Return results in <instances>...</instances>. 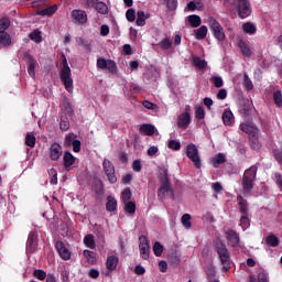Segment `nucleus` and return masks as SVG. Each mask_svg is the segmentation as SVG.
I'll return each instance as SVG.
<instances>
[{
	"instance_id": "nucleus-1",
	"label": "nucleus",
	"mask_w": 282,
	"mask_h": 282,
	"mask_svg": "<svg viewBox=\"0 0 282 282\" xmlns=\"http://www.w3.org/2000/svg\"><path fill=\"white\" fill-rule=\"evenodd\" d=\"M257 165H252L243 173L241 186L243 195H250L252 188H254V181L257 180Z\"/></svg>"
},
{
	"instance_id": "nucleus-2",
	"label": "nucleus",
	"mask_w": 282,
	"mask_h": 282,
	"mask_svg": "<svg viewBox=\"0 0 282 282\" xmlns=\"http://www.w3.org/2000/svg\"><path fill=\"white\" fill-rule=\"evenodd\" d=\"M62 68L59 70L61 80L66 89V91H73L74 89V79H72V68L67 64V57L65 54L62 55Z\"/></svg>"
},
{
	"instance_id": "nucleus-3",
	"label": "nucleus",
	"mask_w": 282,
	"mask_h": 282,
	"mask_svg": "<svg viewBox=\"0 0 282 282\" xmlns=\"http://www.w3.org/2000/svg\"><path fill=\"white\" fill-rule=\"evenodd\" d=\"M216 252L220 259L224 272L230 270V251L221 240L216 242Z\"/></svg>"
},
{
	"instance_id": "nucleus-4",
	"label": "nucleus",
	"mask_w": 282,
	"mask_h": 282,
	"mask_svg": "<svg viewBox=\"0 0 282 282\" xmlns=\"http://www.w3.org/2000/svg\"><path fill=\"white\" fill-rule=\"evenodd\" d=\"M185 155L191 160V162H193L195 169H202V156H199V150L195 143L186 145Z\"/></svg>"
},
{
	"instance_id": "nucleus-5",
	"label": "nucleus",
	"mask_w": 282,
	"mask_h": 282,
	"mask_svg": "<svg viewBox=\"0 0 282 282\" xmlns=\"http://www.w3.org/2000/svg\"><path fill=\"white\" fill-rule=\"evenodd\" d=\"M238 17L240 19H248L252 14V4L250 0H237Z\"/></svg>"
},
{
	"instance_id": "nucleus-6",
	"label": "nucleus",
	"mask_w": 282,
	"mask_h": 282,
	"mask_svg": "<svg viewBox=\"0 0 282 282\" xmlns=\"http://www.w3.org/2000/svg\"><path fill=\"white\" fill-rule=\"evenodd\" d=\"M97 69H107L112 76L118 74V65L112 59H106L104 57L97 59Z\"/></svg>"
},
{
	"instance_id": "nucleus-7",
	"label": "nucleus",
	"mask_w": 282,
	"mask_h": 282,
	"mask_svg": "<svg viewBox=\"0 0 282 282\" xmlns=\"http://www.w3.org/2000/svg\"><path fill=\"white\" fill-rule=\"evenodd\" d=\"M210 29L213 30L214 37L217 41H226V33L224 32V26L215 19L209 18Z\"/></svg>"
},
{
	"instance_id": "nucleus-8",
	"label": "nucleus",
	"mask_w": 282,
	"mask_h": 282,
	"mask_svg": "<svg viewBox=\"0 0 282 282\" xmlns=\"http://www.w3.org/2000/svg\"><path fill=\"white\" fill-rule=\"evenodd\" d=\"M161 186L158 189V197L159 199H166V196L170 195L172 199H175V192L173 191V187L171 186V182L166 183H160Z\"/></svg>"
},
{
	"instance_id": "nucleus-9",
	"label": "nucleus",
	"mask_w": 282,
	"mask_h": 282,
	"mask_svg": "<svg viewBox=\"0 0 282 282\" xmlns=\"http://www.w3.org/2000/svg\"><path fill=\"white\" fill-rule=\"evenodd\" d=\"M102 166L108 177V182H110V184H116V182H118V177H116V167L109 160L105 159Z\"/></svg>"
},
{
	"instance_id": "nucleus-10",
	"label": "nucleus",
	"mask_w": 282,
	"mask_h": 282,
	"mask_svg": "<svg viewBox=\"0 0 282 282\" xmlns=\"http://www.w3.org/2000/svg\"><path fill=\"white\" fill-rule=\"evenodd\" d=\"M23 61H25V63H28V74L29 76H31V78H36V59L34 58V56H32L30 53L24 52L23 53Z\"/></svg>"
},
{
	"instance_id": "nucleus-11",
	"label": "nucleus",
	"mask_w": 282,
	"mask_h": 282,
	"mask_svg": "<svg viewBox=\"0 0 282 282\" xmlns=\"http://www.w3.org/2000/svg\"><path fill=\"white\" fill-rule=\"evenodd\" d=\"M37 249H39V234H36V231H31L26 240V251L30 252V254H32L36 252Z\"/></svg>"
},
{
	"instance_id": "nucleus-12",
	"label": "nucleus",
	"mask_w": 282,
	"mask_h": 282,
	"mask_svg": "<svg viewBox=\"0 0 282 282\" xmlns=\"http://www.w3.org/2000/svg\"><path fill=\"white\" fill-rule=\"evenodd\" d=\"M55 248L61 259H63L64 261H69L72 259V251L67 249V247L65 246V242H63L62 240L56 241Z\"/></svg>"
},
{
	"instance_id": "nucleus-13",
	"label": "nucleus",
	"mask_w": 282,
	"mask_h": 282,
	"mask_svg": "<svg viewBox=\"0 0 282 282\" xmlns=\"http://www.w3.org/2000/svg\"><path fill=\"white\" fill-rule=\"evenodd\" d=\"M139 250L142 259L144 261L149 260V252L151 250V247H149V239L144 236L139 237Z\"/></svg>"
},
{
	"instance_id": "nucleus-14",
	"label": "nucleus",
	"mask_w": 282,
	"mask_h": 282,
	"mask_svg": "<svg viewBox=\"0 0 282 282\" xmlns=\"http://www.w3.org/2000/svg\"><path fill=\"white\" fill-rule=\"evenodd\" d=\"M61 155H63V147L58 143L51 144L50 148V158L53 162H58L61 160Z\"/></svg>"
},
{
	"instance_id": "nucleus-15",
	"label": "nucleus",
	"mask_w": 282,
	"mask_h": 282,
	"mask_svg": "<svg viewBox=\"0 0 282 282\" xmlns=\"http://www.w3.org/2000/svg\"><path fill=\"white\" fill-rule=\"evenodd\" d=\"M72 18L74 21H76V23H79V25H85V23H87V12L84 10H73Z\"/></svg>"
},
{
	"instance_id": "nucleus-16",
	"label": "nucleus",
	"mask_w": 282,
	"mask_h": 282,
	"mask_svg": "<svg viewBox=\"0 0 282 282\" xmlns=\"http://www.w3.org/2000/svg\"><path fill=\"white\" fill-rule=\"evenodd\" d=\"M191 124V112L181 113L177 118L178 129H188Z\"/></svg>"
},
{
	"instance_id": "nucleus-17",
	"label": "nucleus",
	"mask_w": 282,
	"mask_h": 282,
	"mask_svg": "<svg viewBox=\"0 0 282 282\" xmlns=\"http://www.w3.org/2000/svg\"><path fill=\"white\" fill-rule=\"evenodd\" d=\"M226 237L231 248H237V246H239V234H237V231L229 229L226 231Z\"/></svg>"
},
{
	"instance_id": "nucleus-18",
	"label": "nucleus",
	"mask_w": 282,
	"mask_h": 282,
	"mask_svg": "<svg viewBox=\"0 0 282 282\" xmlns=\"http://www.w3.org/2000/svg\"><path fill=\"white\" fill-rule=\"evenodd\" d=\"M240 130L243 133H248V135H252L253 138H258V135H259V129H257V127L251 126L249 123H241Z\"/></svg>"
},
{
	"instance_id": "nucleus-19",
	"label": "nucleus",
	"mask_w": 282,
	"mask_h": 282,
	"mask_svg": "<svg viewBox=\"0 0 282 282\" xmlns=\"http://www.w3.org/2000/svg\"><path fill=\"white\" fill-rule=\"evenodd\" d=\"M237 202H238V210H239L240 215L241 216L250 215L248 213V200L246 198H243V196L238 195Z\"/></svg>"
},
{
	"instance_id": "nucleus-20",
	"label": "nucleus",
	"mask_w": 282,
	"mask_h": 282,
	"mask_svg": "<svg viewBox=\"0 0 282 282\" xmlns=\"http://www.w3.org/2000/svg\"><path fill=\"white\" fill-rule=\"evenodd\" d=\"M221 118L225 127H232L235 124V115L230 109H225Z\"/></svg>"
},
{
	"instance_id": "nucleus-21",
	"label": "nucleus",
	"mask_w": 282,
	"mask_h": 282,
	"mask_svg": "<svg viewBox=\"0 0 282 282\" xmlns=\"http://www.w3.org/2000/svg\"><path fill=\"white\" fill-rule=\"evenodd\" d=\"M56 10H58V7L56 4H53L45 9L35 11V14L37 17H53L54 14H56Z\"/></svg>"
},
{
	"instance_id": "nucleus-22",
	"label": "nucleus",
	"mask_w": 282,
	"mask_h": 282,
	"mask_svg": "<svg viewBox=\"0 0 282 282\" xmlns=\"http://www.w3.org/2000/svg\"><path fill=\"white\" fill-rule=\"evenodd\" d=\"M238 47L240 48V52L245 58H250L252 56V51L250 50V45L246 43L243 40L238 41Z\"/></svg>"
},
{
	"instance_id": "nucleus-23",
	"label": "nucleus",
	"mask_w": 282,
	"mask_h": 282,
	"mask_svg": "<svg viewBox=\"0 0 282 282\" xmlns=\"http://www.w3.org/2000/svg\"><path fill=\"white\" fill-rule=\"evenodd\" d=\"M106 210L108 213H116L118 210V200L116 197L111 195L107 196Z\"/></svg>"
},
{
	"instance_id": "nucleus-24",
	"label": "nucleus",
	"mask_w": 282,
	"mask_h": 282,
	"mask_svg": "<svg viewBox=\"0 0 282 282\" xmlns=\"http://www.w3.org/2000/svg\"><path fill=\"white\" fill-rule=\"evenodd\" d=\"M226 162H228V160L224 153H218L212 159L214 169H219V166H221V164H226Z\"/></svg>"
},
{
	"instance_id": "nucleus-25",
	"label": "nucleus",
	"mask_w": 282,
	"mask_h": 282,
	"mask_svg": "<svg viewBox=\"0 0 282 282\" xmlns=\"http://www.w3.org/2000/svg\"><path fill=\"white\" fill-rule=\"evenodd\" d=\"M140 133L143 135H154L155 134V127L151 123H143L139 128Z\"/></svg>"
},
{
	"instance_id": "nucleus-26",
	"label": "nucleus",
	"mask_w": 282,
	"mask_h": 282,
	"mask_svg": "<svg viewBox=\"0 0 282 282\" xmlns=\"http://www.w3.org/2000/svg\"><path fill=\"white\" fill-rule=\"evenodd\" d=\"M64 169H72V166H74V164L76 163V159L72 155V152L66 151L64 153Z\"/></svg>"
},
{
	"instance_id": "nucleus-27",
	"label": "nucleus",
	"mask_w": 282,
	"mask_h": 282,
	"mask_svg": "<svg viewBox=\"0 0 282 282\" xmlns=\"http://www.w3.org/2000/svg\"><path fill=\"white\" fill-rule=\"evenodd\" d=\"M12 45V37L8 32H0V47H10Z\"/></svg>"
},
{
	"instance_id": "nucleus-28",
	"label": "nucleus",
	"mask_w": 282,
	"mask_h": 282,
	"mask_svg": "<svg viewBox=\"0 0 282 282\" xmlns=\"http://www.w3.org/2000/svg\"><path fill=\"white\" fill-rule=\"evenodd\" d=\"M106 267L110 272L116 270L118 268V257L109 256L106 261Z\"/></svg>"
},
{
	"instance_id": "nucleus-29",
	"label": "nucleus",
	"mask_w": 282,
	"mask_h": 282,
	"mask_svg": "<svg viewBox=\"0 0 282 282\" xmlns=\"http://www.w3.org/2000/svg\"><path fill=\"white\" fill-rule=\"evenodd\" d=\"M194 33H195V39L197 41H203V39H206L208 34V28L206 25H202L200 28L195 30Z\"/></svg>"
},
{
	"instance_id": "nucleus-30",
	"label": "nucleus",
	"mask_w": 282,
	"mask_h": 282,
	"mask_svg": "<svg viewBox=\"0 0 282 282\" xmlns=\"http://www.w3.org/2000/svg\"><path fill=\"white\" fill-rule=\"evenodd\" d=\"M99 14H109V7H107V3L102 1H98L93 7Z\"/></svg>"
},
{
	"instance_id": "nucleus-31",
	"label": "nucleus",
	"mask_w": 282,
	"mask_h": 282,
	"mask_svg": "<svg viewBox=\"0 0 282 282\" xmlns=\"http://www.w3.org/2000/svg\"><path fill=\"white\" fill-rule=\"evenodd\" d=\"M147 19H149V15L144 14V11L137 12L135 23L139 28H144V25H147Z\"/></svg>"
},
{
	"instance_id": "nucleus-32",
	"label": "nucleus",
	"mask_w": 282,
	"mask_h": 282,
	"mask_svg": "<svg viewBox=\"0 0 282 282\" xmlns=\"http://www.w3.org/2000/svg\"><path fill=\"white\" fill-rule=\"evenodd\" d=\"M187 21L191 28H199L202 25V18L197 14L188 15Z\"/></svg>"
},
{
	"instance_id": "nucleus-33",
	"label": "nucleus",
	"mask_w": 282,
	"mask_h": 282,
	"mask_svg": "<svg viewBox=\"0 0 282 282\" xmlns=\"http://www.w3.org/2000/svg\"><path fill=\"white\" fill-rule=\"evenodd\" d=\"M87 263H90L91 265H94V263H96V261H98V259L96 258V252L90 251V250H84L83 252Z\"/></svg>"
},
{
	"instance_id": "nucleus-34",
	"label": "nucleus",
	"mask_w": 282,
	"mask_h": 282,
	"mask_svg": "<svg viewBox=\"0 0 282 282\" xmlns=\"http://www.w3.org/2000/svg\"><path fill=\"white\" fill-rule=\"evenodd\" d=\"M159 181L160 184L171 182L169 180V170L165 166L159 169Z\"/></svg>"
},
{
	"instance_id": "nucleus-35",
	"label": "nucleus",
	"mask_w": 282,
	"mask_h": 282,
	"mask_svg": "<svg viewBox=\"0 0 282 282\" xmlns=\"http://www.w3.org/2000/svg\"><path fill=\"white\" fill-rule=\"evenodd\" d=\"M84 243L86 248H90V250H96V240L94 239V235H86L84 238Z\"/></svg>"
},
{
	"instance_id": "nucleus-36",
	"label": "nucleus",
	"mask_w": 282,
	"mask_h": 282,
	"mask_svg": "<svg viewBox=\"0 0 282 282\" xmlns=\"http://www.w3.org/2000/svg\"><path fill=\"white\" fill-rule=\"evenodd\" d=\"M193 65L194 67H197V69H206L208 63L205 62V59H202V57L195 56L193 58Z\"/></svg>"
},
{
	"instance_id": "nucleus-37",
	"label": "nucleus",
	"mask_w": 282,
	"mask_h": 282,
	"mask_svg": "<svg viewBox=\"0 0 282 282\" xmlns=\"http://www.w3.org/2000/svg\"><path fill=\"white\" fill-rule=\"evenodd\" d=\"M242 30L246 34H257V26L252 22H246Z\"/></svg>"
},
{
	"instance_id": "nucleus-38",
	"label": "nucleus",
	"mask_w": 282,
	"mask_h": 282,
	"mask_svg": "<svg viewBox=\"0 0 282 282\" xmlns=\"http://www.w3.org/2000/svg\"><path fill=\"white\" fill-rule=\"evenodd\" d=\"M76 43L87 52H91V43L83 37H76Z\"/></svg>"
},
{
	"instance_id": "nucleus-39",
	"label": "nucleus",
	"mask_w": 282,
	"mask_h": 282,
	"mask_svg": "<svg viewBox=\"0 0 282 282\" xmlns=\"http://www.w3.org/2000/svg\"><path fill=\"white\" fill-rule=\"evenodd\" d=\"M29 39L35 43H41L43 41V36L41 35V31H39V29H35L32 33H30Z\"/></svg>"
},
{
	"instance_id": "nucleus-40",
	"label": "nucleus",
	"mask_w": 282,
	"mask_h": 282,
	"mask_svg": "<svg viewBox=\"0 0 282 282\" xmlns=\"http://www.w3.org/2000/svg\"><path fill=\"white\" fill-rule=\"evenodd\" d=\"M239 226L242 230H248V228H250V215L241 216Z\"/></svg>"
},
{
	"instance_id": "nucleus-41",
	"label": "nucleus",
	"mask_w": 282,
	"mask_h": 282,
	"mask_svg": "<svg viewBox=\"0 0 282 282\" xmlns=\"http://www.w3.org/2000/svg\"><path fill=\"white\" fill-rule=\"evenodd\" d=\"M25 144L30 147V149H34L36 147V137L34 134L28 133L25 137Z\"/></svg>"
},
{
	"instance_id": "nucleus-42",
	"label": "nucleus",
	"mask_w": 282,
	"mask_h": 282,
	"mask_svg": "<svg viewBox=\"0 0 282 282\" xmlns=\"http://www.w3.org/2000/svg\"><path fill=\"white\" fill-rule=\"evenodd\" d=\"M267 246H271V248H276L279 246V238L274 235H270L265 239Z\"/></svg>"
},
{
	"instance_id": "nucleus-43",
	"label": "nucleus",
	"mask_w": 282,
	"mask_h": 282,
	"mask_svg": "<svg viewBox=\"0 0 282 282\" xmlns=\"http://www.w3.org/2000/svg\"><path fill=\"white\" fill-rule=\"evenodd\" d=\"M123 204H124V207H123L124 213H128L129 215H133L135 213V203L128 200Z\"/></svg>"
},
{
	"instance_id": "nucleus-44",
	"label": "nucleus",
	"mask_w": 282,
	"mask_h": 282,
	"mask_svg": "<svg viewBox=\"0 0 282 282\" xmlns=\"http://www.w3.org/2000/svg\"><path fill=\"white\" fill-rule=\"evenodd\" d=\"M33 276L39 281H45V279L47 278V273L44 270L35 269L33 271Z\"/></svg>"
},
{
	"instance_id": "nucleus-45",
	"label": "nucleus",
	"mask_w": 282,
	"mask_h": 282,
	"mask_svg": "<svg viewBox=\"0 0 282 282\" xmlns=\"http://www.w3.org/2000/svg\"><path fill=\"white\" fill-rule=\"evenodd\" d=\"M153 252L155 257H162V252H164V246H162L160 241H155L153 245Z\"/></svg>"
},
{
	"instance_id": "nucleus-46",
	"label": "nucleus",
	"mask_w": 282,
	"mask_h": 282,
	"mask_svg": "<svg viewBox=\"0 0 282 282\" xmlns=\"http://www.w3.org/2000/svg\"><path fill=\"white\" fill-rule=\"evenodd\" d=\"M10 28V18L4 17L0 19V32H6Z\"/></svg>"
},
{
	"instance_id": "nucleus-47",
	"label": "nucleus",
	"mask_w": 282,
	"mask_h": 282,
	"mask_svg": "<svg viewBox=\"0 0 282 282\" xmlns=\"http://www.w3.org/2000/svg\"><path fill=\"white\" fill-rule=\"evenodd\" d=\"M195 118L196 120H204V118H206V111L204 110V107L202 106L196 107Z\"/></svg>"
},
{
	"instance_id": "nucleus-48",
	"label": "nucleus",
	"mask_w": 282,
	"mask_h": 282,
	"mask_svg": "<svg viewBox=\"0 0 282 282\" xmlns=\"http://www.w3.org/2000/svg\"><path fill=\"white\" fill-rule=\"evenodd\" d=\"M159 46L161 50H171V47H173V42H171L169 37H165L159 43Z\"/></svg>"
},
{
	"instance_id": "nucleus-49",
	"label": "nucleus",
	"mask_w": 282,
	"mask_h": 282,
	"mask_svg": "<svg viewBox=\"0 0 282 282\" xmlns=\"http://www.w3.org/2000/svg\"><path fill=\"white\" fill-rule=\"evenodd\" d=\"M243 87L245 89H247V91H252V89H254V85H252V80L250 79L248 74H245Z\"/></svg>"
},
{
	"instance_id": "nucleus-50",
	"label": "nucleus",
	"mask_w": 282,
	"mask_h": 282,
	"mask_svg": "<svg viewBox=\"0 0 282 282\" xmlns=\"http://www.w3.org/2000/svg\"><path fill=\"white\" fill-rule=\"evenodd\" d=\"M210 83H213L214 87H216L217 89L224 87V79L220 76L212 77Z\"/></svg>"
},
{
	"instance_id": "nucleus-51",
	"label": "nucleus",
	"mask_w": 282,
	"mask_h": 282,
	"mask_svg": "<svg viewBox=\"0 0 282 282\" xmlns=\"http://www.w3.org/2000/svg\"><path fill=\"white\" fill-rule=\"evenodd\" d=\"M254 139L250 138V147L253 149V151H260L261 150V142H259V139L257 137H253Z\"/></svg>"
},
{
	"instance_id": "nucleus-52",
	"label": "nucleus",
	"mask_w": 282,
	"mask_h": 282,
	"mask_svg": "<svg viewBox=\"0 0 282 282\" xmlns=\"http://www.w3.org/2000/svg\"><path fill=\"white\" fill-rule=\"evenodd\" d=\"M132 197V193H131V188H124L123 192L121 193V199L124 203L129 202V199H131Z\"/></svg>"
},
{
	"instance_id": "nucleus-53",
	"label": "nucleus",
	"mask_w": 282,
	"mask_h": 282,
	"mask_svg": "<svg viewBox=\"0 0 282 282\" xmlns=\"http://www.w3.org/2000/svg\"><path fill=\"white\" fill-rule=\"evenodd\" d=\"M167 147L169 149H172V151H180L182 149V143L177 140H170Z\"/></svg>"
},
{
	"instance_id": "nucleus-54",
	"label": "nucleus",
	"mask_w": 282,
	"mask_h": 282,
	"mask_svg": "<svg viewBox=\"0 0 282 282\" xmlns=\"http://www.w3.org/2000/svg\"><path fill=\"white\" fill-rule=\"evenodd\" d=\"M273 100L276 107H282V94L281 90H276L273 93Z\"/></svg>"
},
{
	"instance_id": "nucleus-55",
	"label": "nucleus",
	"mask_w": 282,
	"mask_h": 282,
	"mask_svg": "<svg viewBox=\"0 0 282 282\" xmlns=\"http://www.w3.org/2000/svg\"><path fill=\"white\" fill-rule=\"evenodd\" d=\"M182 225L184 228H191V215L189 214H184L181 218Z\"/></svg>"
},
{
	"instance_id": "nucleus-56",
	"label": "nucleus",
	"mask_w": 282,
	"mask_h": 282,
	"mask_svg": "<svg viewBox=\"0 0 282 282\" xmlns=\"http://www.w3.org/2000/svg\"><path fill=\"white\" fill-rule=\"evenodd\" d=\"M126 19L130 23H133L135 21V10L134 9H128L126 12Z\"/></svg>"
},
{
	"instance_id": "nucleus-57",
	"label": "nucleus",
	"mask_w": 282,
	"mask_h": 282,
	"mask_svg": "<svg viewBox=\"0 0 282 282\" xmlns=\"http://www.w3.org/2000/svg\"><path fill=\"white\" fill-rule=\"evenodd\" d=\"M166 1V8L167 10H177V0H164Z\"/></svg>"
},
{
	"instance_id": "nucleus-58",
	"label": "nucleus",
	"mask_w": 282,
	"mask_h": 282,
	"mask_svg": "<svg viewBox=\"0 0 282 282\" xmlns=\"http://www.w3.org/2000/svg\"><path fill=\"white\" fill-rule=\"evenodd\" d=\"M206 273L208 279H215V275L217 274V271L215 270V265L210 264L209 267H207Z\"/></svg>"
},
{
	"instance_id": "nucleus-59",
	"label": "nucleus",
	"mask_w": 282,
	"mask_h": 282,
	"mask_svg": "<svg viewBox=\"0 0 282 282\" xmlns=\"http://www.w3.org/2000/svg\"><path fill=\"white\" fill-rule=\"evenodd\" d=\"M132 170L134 173H140V171H142V162L140 160H134L132 163Z\"/></svg>"
},
{
	"instance_id": "nucleus-60",
	"label": "nucleus",
	"mask_w": 282,
	"mask_h": 282,
	"mask_svg": "<svg viewBox=\"0 0 282 282\" xmlns=\"http://www.w3.org/2000/svg\"><path fill=\"white\" fill-rule=\"evenodd\" d=\"M228 98V91L225 88H221L217 93V99L218 100H226Z\"/></svg>"
},
{
	"instance_id": "nucleus-61",
	"label": "nucleus",
	"mask_w": 282,
	"mask_h": 282,
	"mask_svg": "<svg viewBox=\"0 0 282 282\" xmlns=\"http://www.w3.org/2000/svg\"><path fill=\"white\" fill-rule=\"evenodd\" d=\"M50 173L51 175H53L51 178V184H54V185L58 184V173H56V170L51 169Z\"/></svg>"
},
{
	"instance_id": "nucleus-62",
	"label": "nucleus",
	"mask_w": 282,
	"mask_h": 282,
	"mask_svg": "<svg viewBox=\"0 0 282 282\" xmlns=\"http://www.w3.org/2000/svg\"><path fill=\"white\" fill-rule=\"evenodd\" d=\"M273 158H275L279 164H282V148L280 150H273Z\"/></svg>"
},
{
	"instance_id": "nucleus-63",
	"label": "nucleus",
	"mask_w": 282,
	"mask_h": 282,
	"mask_svg": "<svg viewBox=\"0 0 282 282\" xmlns=\"http://www.w3.org/2000/svg\"><path fill=\"white\" fill-rule=\"evenodd\" d=\"M74 134H66L65 137V144L66 147H72V144H74V142H76V139H74Z\"/></svg>"
},
{
	"instance_id": "nucleus-64",
	"label": "nucleus",
	"mask_w": 282,
	"mask_h": 282,
	"mask_svg": "<svg viewBox=\"0 0 282 282\" xmlns=\"http://www.w3.org/2000/svg\"><path fill=\"white\" fill-rule=\"evenodd\" d=\"M258 282H268V275L265 274V272L260 271L258 273Z\"/></svg>"
}]
</instances>
